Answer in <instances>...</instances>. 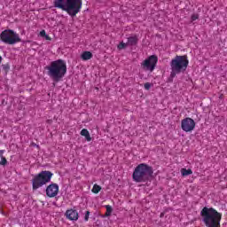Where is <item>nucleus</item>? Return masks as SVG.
<instances>
[{"label": "nucleus", "mask_w": 227, "mask_h": 227, "mask_svg": "<svg viewBox=\"0 0 227 227\" xmlns=\"http://www.w3.org/2000/svg\"><path fill=\"white\" fill-rule=\"evenodd\" d=\"M46 35H47V34L45 33V30H42V31L40 32V35H41V36H44V37H45Z\"/></svg>", "instance_id": "5701e85b"}, {"label": "nucleus", "mask_w": 227, "mask_h": 227, "mask_svg": "<svg viewBox=\"0 0 227 227\" xmlns=\"http://www.w3.org/2000/svg\"><path fill=\"white\" fill-rule=\"evenodd\" d=\"M100 191H102V187L98 184H94L91 192L94 194H98Z\"/></svg>", "instance_id": "dca6fc26"}, {"label": "nucleus", "mask_w": 227, "mask_h": 227, "mask_svg": "<svg viewBox=\"0 0 227 227\" xmlns=\"http://www.w3.org/2000/svg\"><path fill=\"white\" fill-rule=\"evenodd\" d=\"M4 70H9L10 67L9 66H4Z\"/></svg>", "instance_id": "393cba45"}, {"label": "nucleus", "mask_w": 227, "mask_h": 227, "mask_svg": "<svg viewBox=\"0 0 227 227\" xmlns=\"http://www.w3.org/2000/svg\"><path fill=\"white\" fill-rule=\"evenodd\" d=\"M2 61H3V57H0V65Z\"/></svg>", "instance_id": "bb28decb"}, {"label": "nucleus", "mask_w": 227, "mask_h": 227, "mask_svg": "<svg viewBox=\"0 0 227 227\" xmlns=\"http://www.w3.org/2000/svg\"><path fill=\"white\" fill-rule=\"evenodd\" d=\"M8 164V160H6V158H1L0 166H6Z\"/></svg>", "instance_id": "a211bd4d"}, {"label": "nucleus", "mask_w": 227, "mask_h": 227, "mask_svg": "<svg viewBox=\"0 0 227 227\" xmlns=\"http://www.w3.org/2000/svg\"><path fill=\"white\" fill-rule=\"evenodd\" d=\"M80 134L81 136H83V137H85L86 141H91V136L90 135V131H88V129H82Z\"/></svg>", "instance_id": "ddd939ff"}, {"label": "nucleus", "mask_w": 227, "mask_h": 227, "mask_svg": "<svg viewBox=\"0 0 227 227\" xmlns=\"http://www.w3.org/2000/svg\"><path fill=\"white\" fill-rule=\"evenodd\" d=\"M44 38H45V40H51V37L47 35L44 36Z\"/></svg>", "instance_id": "a878e982"}, {"label": "nucleus", "mask_w": 227, "mask_h": 227, "mask_svg": "<svg viewBox=\"0 0 227 227\" xmlns=\"http://www.w3.org/2000/svg\"><path fill=\"white\" fill-rule=\"evenodd\" d=\"M3 153H4V150H0V159L4 158V156L3 155Z\"/></svg>", "instance_id": "b1692460"}, {"label": "nucleus", "mask_w": 227, "mask_h": 227, "mask_svg": "<svg viewBox=\"0 0 227 227\" xmlns=\"http://www.w3.org/2000/svg\"><path fill=\"white\" fill-rule=\"evenodd\" d=\"M0 40L8 45H15L20 42V35L12 29H6L0 34Z\"/></svg>", "instance_id": "0eeeda50"}, {"label": "nucleus", "mask_w": 227, "mask_h": 227, "mask_svg": "<svg viewBox=\"0 0 227 227\" xmlns=\"http://www.w3.org/2000/svg\"><path fill=\"white\" fill-rule=\"evenodd\" d=\"M152 86H153V84H152V83H150V82H146V83H145V85H144V88H145V90H150V88H152Z\"/></svg>", "instance_id": "412c9836"}, {"label": "nucleus", "mask_w": 227, "mask_h": 227, "mask_svg": "<svg viewBox=\"0 0 227 227\" xmlns=\"http://www.w3.org/2000/svg\"><path fill=\"white\" fill-rule=\"evenodd\" d=\"M159 59L155 55H151L149 58L145 59L142 63L141 67L143 70L147 72H153L155 70V67H157V62Z\"/></svg>", "instance_id": "6e6552de"}, {"label": "nucleus", "mask_w": 227, "mask_h": 227, "mask_svg": "<svg viewBox=\"0 0 227 227\" xmlns=\"http://www.w3.org/2000/svg\"><path fill=\"white\" fill-rule=\"evenodd\" d=\"M160 217H164V213H161V214H160Z\"/></svg>", "instance_id": "cd10ccee"}, {"label": "nucleus", "mask_w": 227, "mask_h": 227, "mask_svg": "<svg viewBox=\"0 0 227 227\" xmlns=\"http://www.w3.org/2000/svg\"><path fill=\"white\" fill-rule=\"evenodd\" d=\"M45 68L49 77L57 82L67 75V62L63 59L54 60Z\"/></svg>", "instance_id": "f03ea898"}, {"label": "nucleus", "mask_w": 227, "mask_h": 227, "mask_svg": "<svg viewBox=\"0 0 227 227\" xmlns=\"http://www.w3.org/2000/svg\"><path fill=\"white\" fill-rule=\"evenodd\" d=\"M52 173L51 171H42L38 175L35 176L32 179V187L34 191L36 189H40V187H43L46 184L51 182V178H52Z\"/></svg>", "instance_id": "423d86ee"}, {"label": "nucleus", "mask_w": 227, "mask_h": 227, "mask_svg": "<svg viewBox=\"0 0 227 227\" xmlns=\"http://www.w3.org/2000/svg\"><path fill=\"white\" fill-rule=\"evenodd\" d=\"M127 44H128V43H121L118 45V49H119L120 51H121V49H125V47H127Z\"/></svg>", "instance_id": "aec40b11"}, {"label": "nucleus", "mask_w": 227, "mask_h": 227, "mask_svg": "<svg viewBox=\"0 0 227 227\" xmlns=\"http://www.w3.org/2000/svg\"><path fill=\"white\" fill-rule=\"evenodd\" d=\"M55 8L67 12L70 17H75L82 8V0H54Z\"/></svg>", "instance_id": "f257e3e1"}, {"label": "nucleus", "mask_w": 227, "mask_h": 227, "mask_svg": "<svg viewBox=\"0 0 227 227\" xmlns=\"http://www.w3.org/2000/svg\"><path fill=\"white\" fill-rule=\"evenodd\" d=\"M153 174V170L152 169V167L145 163H141L137 165L133 171L132 178L134 182H146V180H148Z\"/></svg>", "instance_id": "39448f33"}, {"label": "nucleus", "mask_w": 227, "mask_h": 227, "mask_svg": "<svg viewBox=\"0 0 227 227\" xmlns=\"http://www.w3.org/2000/svg\"><path fill=\"white\" fill-rule=\"evenodd\" d=\"M181 129L184 132H192L196 129V122L191 117H186L181 121Z\"/></svg>", "instance_id": "1a4fd4ad"}, {"label": "nucleus", "mask_w": 227, "mask_h": 227, "mask_svg": "<svg viewBox=\"0 0 227 227\" xmlns=\"http://www.w3.org/2000/svg\"><path fill=\"white\" fill-rule=\"evenodd\" d=\"M81 58L83 61H88L89 59H91L93 58V53L90 51H83L81 55Z\"/></svg>", "instance_id": "f8f14e48"}, {"label": "nucleus", "mask_w": 227, "mask_h": 227, "mask_svg": "<svg viewBox=\"0 0 227 227\" xmlns=\"http://www.w3.org/2000/svg\"><path fill=\"white\" fill-rule=\"evenodd\" d=\"M106 217H109V215H111V214L113 213V207L109 205L106 206Z\"/></svg>", "instance_id": "f3484780"}, {"label": "nucleus", "mask_w": 227, "mask_h": 227, "mask_svg": "<svg viewBox=\"0 0 227 227\" xmlns=\"http://www.w3.org/2000/svg\"><path fill=\"white\" fill-rule=\"evenodd\" d=\"M66 217L69 221H77L79 219V213L75 209H67L66 211Z\"/></svg>", "instance_id": "9b49d317"}, {"label": "nucleus", "mask_w": 227, "mask_h": 227, "mask_svg": "<svg viewBox=\"0 0 227 227\" xmlns=\"http://www.w3.org/2000/svg\"><path fill=\"white\" fill-rule=\"evenodd\" d=\"M171 73L170 77L175 78L178 74H184L189 67L187 56H176L170 62Z\"/></svg>", "instance_id": "20e7f679"}, {"label": "nucleus", "mask_w": 227, "mask_h": 227, "mask_svg": "<svg viewBox=\"0 0 227 227\" xmlns=\"http://www.w3.org/2000/svg\"><path fill=\"white\" fill-rule=\"evenodd\" d=\"M90 220V211H86L85 216H84V221L88 222Z\"/></svg>", "instance_id": "4be33fe9"}, {"label": "nucleus", "mask_w": 227, "mask_h": 227, "mask_svg": "<svg viewBox=\"0 0 227 227\" xmlns=\"http://www.w3.org/2000/svg\"><path fill=\"white\" fill-rule=\"evenodd\" d=\"M203 223L207 227H221L223 215L214 208L203 207L200 212Z\"/></svg>", "instance_id": "7ed1b4c3"}, {"label": "nucleus", "mask_w": 227, "mask_h": 227, "mask_svg": "<svg viewBox=\"0 0 227 227\" xmlns=\"http://www.w3.org/2000/svg\"><path fill=\"white\" fill-rule=\"evenodd\" d=\"M181 175L183 176H189V175H192V170L191 168H182Z\"/></svg>", "instance_id": "4468645a"}, {"label": "nucleus", "mask_w": 227, "mask_h": 227, "mask_svg": "<svg viewBox=\"0 0 227 227\" xmlns=\"http://www.w3.org/2000/svg\"><path fill=\"white\" fill-rule=\"evenodd\" d=\"M191 19H192V22H194V20H198L200 19V15L192 14Z\"/></svg>", "instance_id": "6ab92c4d"}, {"label": "nucleus", "mask_w": 227, "mask_h": 227, "mask_svg": "<svg viewBox=\"0 0 227 227\" xmlns=\"http://www.w3.org/2000/svg\"><path fill=\"white\" fill-rule=\"evenodd\" d=\"M59 194V185L58 184H51L46 187V196L48 198H56Z\"/></svg>", "instance_id": "9d476101"}, {"label": "nucleus", "mask_w": 227, "mask_h": 227, "mask_svg": "<svg viewBox=\"0 0 227 227\" xmlns=\"http://www.w3.org/2000/svg\"><path fill=\"white\" fill-rule=\"evenodd\" d=\"M137 43V37L131 36L128 38V45H136Z\"/></svg>", "instance_id": "2eb2a0df"}]
</instances>
